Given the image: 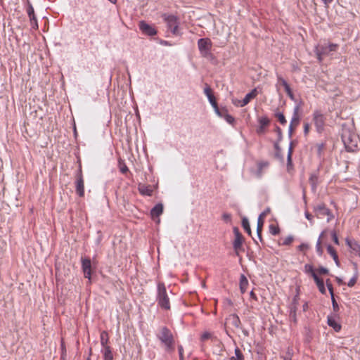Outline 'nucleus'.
I'll use <instances>...</instances> for the list:
<instances>
[{
	"label": "nucleus",
	"instance_id": "obj_1",
	"mask_svg": "<svg viewBox=\"0 0 360 360\" xmlns=\"http://www.w3.org/2000/svg\"><path fill=\"white\" fill-rule=\"evenodd\" d=\"M157 338L160 341L165 352L173 353L175 350L176 341L172 331L167 327H161L157 333Z\"/></svg>",
	"mask_w": 360,
	"mask_h": 360
},
{
	"label": "nucleus",
	"instance_id": "obj_2",
	"mask_svg": "<svg viewBox=\"0 0 360 360\" xmlns=\"http://www.w3.org/2000/svg\"><path fill=\"white\" fill-rule=\"evenodd\" d=\"M339 49L338 44L323 41L318 44L314 48V52L319 62H322L323 58L330 56L332 53L336 52Z\"/></svg>",
	"mask_w": 360,
	"mask_h": 360
},
{
	"label": "nucleus",
	"instance_id": "obj_3",
	"mask_svg": "<svg viewBox=\"0 0 360 360\" xmlns=\"http://www.w3.org/2000/svg\"><path fill=\"white\" fill-rule=\"evenodd\" d=\"M342 141L348 152H354L358 148L357 136L347 128H343L341 134Z\"/></svg>",
	"mask_w": 360,
	"mask_h": 360
},
{
	"label": "nucleus",
	"instance_id": "obj_4",
	"mask_svg": "<svg viewBox=\"0 0 360 360\" xmlns=\"http://www.w3.org/2000/svg\"><path fill=\"white\" fill-rule=\"evenodd\" d=\"M158 293L156 300L158 304L161 309L165 310L170 309V302L168 295L167 293L165 285L163 283L158 284Z\"/></svg>",
	"mask_w": 360,
	"mask_h": 360
},
{
	"label": "nucleus",
	"instance_id": "obj_5",
	"mask_svg": "<svg viewBox=\"0 0 360 360\" xmlns=\"http://www.w3.org/2000/svg\"><path fill=\"white\" fill-rule=\"evenodd\" d=\"M233 231L234 234V240L233 242V248L236 255L239 257L240 264H242V259L240 257V252L244 251L242 245L245 242V237L241 234L237 227H233Z\"/></svg>",
	"mask_w": 360,
	"mask_h": 360
},
{
	"label": "nucleus",
	"instance_id": "obj_6",
	"mask_svg": "<svg viewBox=\"0 0 360 360\" xmlns=\"http://www.w3.org/2000/svg\"><path fill=\"white\" fill-rule=\"evenodd\" d=\"M326 117L319 110H316L312 114V121L317 133L322 134L325 129Z\"/></svg>",
	"mask_w": 360,
	"mask_h": 360
},
{
	"label": "nucleus",
	"instance_id": "obj_7",
	"mask_svg": "<svg viewBox=\"0 0 360 360\" xmlns=\"http://www.w3.org/2000/svg\"><path fill=\"white\" fill-rule=\"evenodd\" d=\"M313 211L317 217H319L320 216H327L328 222L334 219L333 212L326 207V204L323 202L314 205L313 206Z\"/></svg>",
	"mask_w": 360,
	"mask_h": 360
},
{
	"label": "nucleus",
	"instance_id": "obj_8",
	"mask_svg": "<svg viewBox=\"0 0 360 360\" xmlns=\"http://www.w3.org/2000/svg\"><path fill=\"white\" fill-rule=\"evenodd\" d=\"M198 46L201 54L205 56L210 51L212 41L209 38H201L198 41Z\"/></svg>",
	"mask_w": 360,
	"mask_h": 360
},
{
	"label": "nucleus",
	"instance_id": "obj_9",
	"mask_svg": "<svg viewBox=\"0 0 360 360\" xmlns=\"http://www.w3.org/2000/svg\"><path fill=\"white\" fill-rule=\"evenodd\" d=\"M164 20L167 22L168 27L174 34L178 33V19L174 15H164Z\"/></svg>",
	"mask_w": 360,
	"mask_h": 360
},
{
	"label": "nucleus",
	"instance_id": "obj_10",
	"mask_svg": "<svg viewBox=\"0 0 360 360\" xmlns=\"http://www.w3.org/2000/svg\"><path fill=\"white\" fill-rule=\"evenodd\" d=\"M269 166V161H259L257 162V169H252L251 173L253 176H255V178L260 179L263 175L264 170L267 169Z\"/></svg>",
	"mask_w": 360,
	"mask_h": 360
},
{
	"label": "nucleus",
	"instance_id": "obj_11",
	"mask_svg": "<svg viewBox=\"0 0 360 360\" xmlns=\"http://www.w3.org/2000/svg\"><path fill=\"white\" fill-rule=\"evenodd\" d=\"M75 184L77 193L79 197H83L84 195V182L81 169L77 175Z\"/></svg>",
	"mask_w": 360,
	"mask_h": 360
},
{
	"label": "nucleus",
	"instance_id": "obj_12",
	"mask_svg": "<svg viewBox=\"0 0 360 360\" xmlns=\"http://www.w3.org/2000/svg\"><path fill=\"white\" fill-rule=\"evenodd\" d=\"M139 27L143 34L148 36H154L157 34L155 29L144 21H141L139 22Z\"/></svg>",
	"mask_w": 360,
	"mask_h": 360
},
{
	"label": "nucleus",
	"instance_id": "obj_13",
	"mask_svg": "<svg viewBox=\"0 0 360 360\" xmlns=\"http://www.w3.org/2000/svg\"><path fill=\"white\" fill-rule=\"evenodd\" d=\"M82 268L85 278L91 279V262L90 259H82Z\"/></svg>",
	"mask_w": 360,
	"mask_h": 360
},
{
	"label": "nucleus",
	"instance_id": "obj_14",
	"mask_svg": "<svg viewBox=\"0 0 360 360\" xmlns=\"http://www.w3.org/2000/svg\"><path fill=\"white\" fill-rule=\"evenodd\" d=\"M277 78H278V83L284 87L285 91L287 95L289 96V98L292 101H295L294 94H293L290 85L286 82V80L284 79L281 75H278Z\"/></svg>",
	"mask_w": 360,
	"mask_h": 360
},
{
	"label": "nucleus",
	"instance_id": "obj_15",
	"mask_svg": "<svg viewBox=\"0 0 360 360\" xmlns=\"http://www.w3.org/2000/svg\"><path fill=\"white\" fill-rule=\"evenodd\" d=\"M338 317V314L329 315L327 317L328 325L333 328L335 332H340L342 328L340 323L336 321L335 318Z\"/></svg>",
	"mask_w": 360,
	"mask_h": 360
},
{
	"label": "nucleus",
	"instance_id": "obj_16",
	"mask_svg": "<svg viewBox=\"0 0 360 360\" xmlns=\"http://www.w3.org/2000/svg\"><path fill=\"white\" fill-rule=\"evenodd\" d=\"M204 93L207 96L212 108H217L218 104L217 103L215 96L213 94L212 90L208 84H205V87L204 89Z\"/></svg>",
	"mask_w": 360,
	"mask_h": 360
},
{
	"label": "nucleus",
	"instance_id": "obj_17",
	"mask_svg": "<svg viewBox=\"0 0 360 360\" xmlns=\"http://www.w3.org/2000/svg\"><path fill=\"white\" fill-rule=\"evenodd\" d=\"M259 126L257 129V133L260 135L263 134L266 131V127L269 126L270 120L267 117H262L259 118Z\"/></svg>",
	"mask_w": 360,
	"mask_h": 360
},
{
	"label": "nucleus",
	"instance_id": "obj_18",
	"mask_svg": "<svg viewBox=\"0 0 360 360\" xmlns=\"http://www.w3.org/2000/svg\"><path fill=\"white\" fill-rule=\"evenodd\" d=\"M300 109V105H297L293 109V114L290 124L297 127L300 122V116L299 114Z\"/></svg>",
	"mask_w": 360,
	"mask_h": 360
},
{
	"label": "nucleus",
	"instance_id": "obj_19",
	"mask_svg": "<svg viewBox=\"0 0 360 360\" xmlns=\"http://www.w3.org/2000/svg\"><path fill=\"white\" fill-rule=\"evenodd\" d=\"M314 281L315 283L316 284L319 292L321 294L325 295L326 293V290L325 288L324 281H323V278H320L318 275H314Z\"/></svg>",
	"mask_w": 360,
	"mask_h": 360
},
{
	"label": "nucleus",
	"instance_id": "obj_20",
	"mask_svg": "<svg viewBox=\"0 0 360 360\" xmlns=\"http://www.w3.org/2000/svg\"><path fill=\"white\" fill-rule=\"evenodd\" d=\"M309 182L311 187V191L316 192L319 184V175L318 173L311 174L309 178Z\"/></svg>",
	"mask_w": 360,
	"mask_h": 360
},
{
	"label": "nucleus",
	"instance_id": "obj_21",
	"mask_svg": "<svg viewBox=\"0 0 360 360\" xmlns=\"http://www.w3.org/2000/svg\"><path fill=\"white\" fill-rule=\"evenodd\" d=\"M327 251L328 254L333 257L335 264L339 267L340 266V262L338 258V253L335 250V249L331 245H328L327 246Z\"/></svg>",
	"mask_w": 360,
	"mask_h": 360
},
{
	"label": "nucleus",
	"instance_id": "obj_22",
	"mask_svg": "<svg viewBox=\"0 0 360 360\" xmlns=\"http://www.w3.org/2000/svg\"><path fill=\"white\" fill-rule=\"evenodd\" d=\"M139 191L141 194L148 196L152 195L153 192V189L151 186H146L145 184H140L139 186Z\"/></svg>",
	"mask_w": 360,
	"mask_h": 360
},
{
	"label": "nucleus",
	"instance_id": "obj_23",
	"mask_svg": "<svg viewBox=\"0 0 360 360\" xmlns=\"http://www.w3.org/2000/svg\"><path fill=\"white\" fill-rule=\"evenodd\" d=\"M304 343L309 344L313 339L312 331L309 327L304 326Z\"/></svg>",
	"mask_w": 360,
	"mask_h": 360
},
{
	"label": "nucleus",
	"instance_id": "obj_24",
	"mask_svg": "<svg viewBox=\"0 0 360 360\" xmlns=\"http://www.w3.org/2000/svg\"><path fill=\"white\" fill-rule=\"evenodd\" d=\"M288 309H289V319L291 321H292L295 324L297 323V307L295 306H289L288 305Z\"/></svg>",
	"mask_w": 360,
	"mask_h": 360
},
{
	"label": "nucleus",
	"instance_id": "obj_25",
	"mask_svg": "<svg viewBox=\"0 0 360 360\" xmlns=\"http://www.w3.org/2000/svg\"><path fill=\"white\" fill-rule=\"evenodd\" d=\"M163 212V206L162 204H157L150 211L153 218L158 217Z\"/></svg>",
	"mask_w": 360,
	"mask_h": 360
},
{
	"label": "nucleus",
	"instance_id": "obj_26",
	"mask_svg": "<svg viewBox=\"0 0 360 360\" xmlns=\"http://www.w3.org/2000/svg\"><path fill=\"white\" fill-rule=\"evenodd\" d=\"M264 216H265V213L262 212V214H260V215L258 217L257 231L258 236L260 238V240H262L261 233H262V227H263V224H264L263 218L264 217Z\"/></svg>",
	"mask_w": 360,
	"mask_h": 360
},
{
	"label": "nucleus",
	"instance_id": "obj_27",
	"mask_svg": "<svg viewBox=\"0 0 360 360\" xmlns=\"http://www.w3.org/2000/svg\"><path fill=\"white\" fill-rule=\"evenodd\" d=\"M346 244L354 251L360 252V245L356 241L346 238Z\"/></svg>",
	"mask_w": 360,
	"mask_h": 360
},
{
	"label": "nucleus",
	"instance_id": "obj_28",
	"mask_svg": "<svg viewBox=\"0 0 360 360\" xmlns=\"http://www.w3.org/2000/svg\"><path fill=\"white\" fill-rule=\"evenodd\" d=\"M104 360H113V355L110 346H106L103 349Z\"/></svg>",
	"mask_w": 360,
	"mask_h": 360
},
{
	"label": "nucleus",
	"instance_id": "obj_29",
	"mask_svg": "<svg viewBox=\"0 0 360 360\" xmlns=\"http://www.w3.org/2000/svg\"><path fill=\"white\" fill-rule=\"evenodd\" d=\"M214 110L215 113L221 118H224L226 115H229L227 108L224 107L219 108L217 105V108H214Z\"/></svg>",
	"mask_w": 360,
	"mask_h": 360
},
{
	"label": "nucleus",
	"instance_id": "obj_30",
	"mask_svg": "<svg viewBox=\"0 0 360 360\" xmlns=\"http://www.w3.org/2000/svg\"><path fill=\"white\" fill-rule=\"evenodd\" d=\"M100 339H101V344L103 348L105 347L106 346H109L108 345V341H109V336H108V333L106 331L103 330L101 333Z\"/></svg>",
	"mask_w": 360,
	"mask_h": 360
},
{
	"label": "nucleus",
	"instance_id": "obj_31",
	"mask_svg": "<svg viewBox=\"0 0 360 360\" xmlns=\"http://www.w3.org/2000/svg\"><path fill=\"white\" fill-rule=\"evenodd\" d=\"M324 233H325V231L321 232V233L320 234V236L318 238V240H317L316 245V250L319 256H322V255L323 253V249L321 246V238H323Z\"/></svg>",
	"mask_w": 360,
	"mask_h": 360
},
{
	"label": "nucleus",
	"instance_id": "obj_32",
	"mask_svg": "<svg viewBox=\"0 0 360 360\" xmlns=\"http://www.w3.org/2000/svg\"><path fill=\"white\" fill-rule=\"evenodd\" d=\"M248 287V281L244 274H241L240 281V289L242 293L246 291Z\"/></svg>",
	"mask_w": 360,
	"mask_h": 360
},
{
	"label": "nucleus",
	"instance_id": "obj_33",
	"mask_svg": "<svg viewBox=\"0 0 360 360\" xmlns=\"http://www.w3.org/2000/svg\"><path fill=\"white\" fill-rule=\"evenodd\" d=\"M233 103L238 107H242L248 104V94H246L243 100H239L237 98H233L232 99Z\"/></svg>",
	"mask_w": 360,
	"mask_h": 360
},
{
	"label": "nucleus",
	"instance_id": "obj_34",
	"mask_svg": "<svg viewBox=\"0 0 360 360\" xmlns=\"http://www.w3.org/2000/svg\"><path fill=\"white\" fill-rule=\"evenodd\" d=\"M279 142L276 141L274 143V149L276 150L275 152V157L277 158V159H279L281 160H283V156L281 153V148L278 144Z\"/></svg>",
	"mask_w": 360,
	"mask_h": 360
},
{
	"label": "nucleus",
	"instance_id": "obj_35",
	"mask_svg": "<svg viewBox=\"0 0 360 360\" xmlns=\"http://www.w3.org/2000/svg\"><path fill=\"white\" fill-rule=\"evenodd\" d=\"M293 170V164H292V160L291 156V150H290V152H288V156H287V171L288 173H291V172Z\"/></svg>",
	"mask_w": 360,
	"mask_h": 360
},
{
	"label": "nucleus",
	"instance_id": "obj_36",
	"mask_svg": "<svg viewBox=\"0 0 360 360\" xmlns=\"http://www.w3.org/2000/svg\"><path fill=\"white\" fill-rule=\"evenodd\" d=\"M304 272L306 274H310L311 277L314 278V275H317L316 273L314 266L311 264H306L304 265Z\"/></svg>",
	"mask_w": 360,
	"mask_h": 360
},
{
	"label": "nucleus",
	"instance_id": "obj_37",
	"mask_svg": "<svg viewBox=\"0 0 360 360\" xmlns=\"http://www.w3.org/2000/svg\"><path fill=\"white\" fill-rule=\"evenodd\" d=\"M274 115L277 118L278 121L282 125H285L287 123V120H286L285 117V115H283V112H276Z\"/></svg>",
	"mask_w": 360,
	"mask_h": 360
},
{
	"label": "nucleus",
	"instance_id": "obj_38",
	"mask_svg": "<svg viewBox=\"0 0 360 360\" xmlns=\"http://www.w3.org/2000/svg\"><path fill=\"white\" fill-rule=\"evenodd\" d=\"M316 150H317V155L319 157H321L323 154V152L326 148V143L324 142H321V143H318L316 144Z\"/></svg>",
	"mask_w": 360,
	"mask_h": 360
},
{
	"label": "nucleus",
	"instance_id": "obj_39",
	"mask_svg": "<svg viewBox=\"0 0 360 360\" xmlns=\"http://www.w3.org/2000/svg\"><path fill=\"white\" fill-rule=\"evenodd\" d=\"M27 14L30 17V21L32 22H34V23L37 24V19L35 18V15H34V8L33 7L30 5L29 7L27 8Z\"/></svg>",
	"mask_w": 360,
	"mask_h": 360
},
{
	"label": "nucleus",
	"instance_id": "obj_40",
	"mask_svg": "<svg viewBox=\"0 0 360 360\" xmlns=\"http://www.w3.org/2000/svg\"><path fill=\"white\" fill-rule=\"evenodd\" d=\"M331 302L334 314H338V311H340V307L335 298V295L331 296Z\"/></svg>",
	"mask_w": 360,
	"mask_h": 360
},
{
	"label": "nucleus",
	"instance_id": "obj_41",
	"mask_svg": "<svg viewBox=\"0 0 360 360\" xmlns=\"http://www.w3.org/2000/svg\"><path fill=\"white\" fill-rule=\"evenodd\" d=\"M269 232L274 236L278 235L280 233V228L278 226L271 224L269 226Z\"/></svg>",
	"mask_w": 360,
	"mask_h": 360
},
{
	"label": "nucleus",
	"instance_id": "obj_42",
	"mask_svg": "<svg viewBox=\"0 0 360 360\" xmlns=\"http://www.w3.org/2000/svg\"><path fill=\"white\" fill-rule=\"evenodd\" d=\"M358 278H359V273L355 272L354 276H352V278L347 283V285L349 287H353L356 284V283L358 280Z\"/></svg>",
	"mask_w": 360,
	"mask_h": 360
},
{
	"label": "nucleus",
	"instance_id": "obj_43",
	"mask_svg": "<svg viewBox=\"0 0 360 360\" xmlns=\"http://www.w3.org/2000/svg\"><path fill=\"white\" fill-rule=\"evenodd\" d=\"M294 240V237L292 236H288L286 237L281 243H279L281 245H290Z\"/></svg>",
	"mask_w": 360,
	"mask_h": 360
},
{
	"label": "nucleus",
	"instance_id": "obj_44",
	"mask_svg": "<svg viewBox=\"0 0 360 360\" xmlns=\"http://www.w3.org/2000/svg\"><path fill=\"white\" fill-rule=\"evenodd\" d=\"M326 283L330 296L334 295L333 286L329 278L327 279Z\"/></svg>",
	"mask_w": 360,
	"mask_h": 360
},
{
	"label": "nucleus",
	"instance_id": "obj_45",
	"mask_svg": "<svg viewBox=\"0 0 360 360\" xmlns=\"http://www.w3.org/2000/svg\"><path fill=\"white\" fill-rule=\"evenodd\" d=\"M316 271L320 275H328V274H329V270L327 268L324 267V266H319L316 269Z\"/></svg>",
	"mask_w": 360,
	"mask_h": 360
},
{
	"label": "nucleus",
	"instance_id": "obj_46",
	"mask_svg": "<svg viewBox=\"0 0 360 360\" xmlns=\"http://www.w3.org/2000/svg\"><path fill=\"white\" fill-rule=\"evenodd\" d=\"M236 356L231 358V360H243V356L238 349L235 351Z\"/></svg>",
	"mask_w": 360,
	"mask_h": 360
},
{
	"label": "nucleus",
	"instance_id": "obj_47",
	"mask_svg": "<svg viewBox=\"0 0 360 360\" xmlns=\"http://www.w3.org/2000/svg\"><path fill=\"white\" fill-rule=\"evenodd\" d=\"M275 131L276 132L278 136L277 141L280 142L283 139L282 130L278 126L276 125L275 127Z\"/></svg>",
	"mask_w": 360,
	"mask_h": 360
},
{
	"label": "nucleus",
	"instance_id": "obj_48",
	"mask_svg": "<svg viewBox=\"0 0 360 360\" xmlns=\"http://www.w3.org/2000/svg\"><path fill=\"white\" fill-rule=\"evenodd\" d=\"M299 300H300L299 295H295L294 297L292 298V302L289 304V306H292V307L295 306V307H297V306L299 304Z\"/></svg>",
	"mask_w": 360,
	"mask_h": 360
},
{
	"label": "nucleus",
	"instance_id": "obj_49",
	"mask_svg": "<svg viewBox=\"0 0 360 360\" xmlns=\"http://www.w3.org/2000/svg\"><path fill=\"white\" fill-rule=\"evenodd\" d=\"M212 333H210L209 332H205L201 335V340L206 341V340L212 338Z\"/></svg>",
	"mask_w": 360,
	"mask_h": 360
},
{
	"label": "nucleus",
	"instance_id": "obj_50",
	"mask_svg": "<svg viewBox=\"0 0 360 360\" xmlns=\"http://www.w3.org/2000/svg\"><path fill=\"white\" fill-rule=\"evenodd\" d=\"M222 219L226 223H231V215L229 213H224L222 214Z\"/></svg>",
	"mask_w": 360,
	"mask_h": 360
},
{
	"label": "nucleus",
	"instance_id": "obj_51",
	"mask_svg": "<svg viewBox=\"0 0 360 360\" xmlns=\"http://www.w3.org/2000/svg\"><path fill=\"white\" fill-rule=\"evenodd\" d=\"M257 94H258V91H257V89L256 88H255L251 91H250L249 92V101L251 99L255 98L257 96Z\"/></svg>",
	"mask_w": 360,
	"mask_h": 360
},
{
	"label": "nucleus",
	"instance_id": "obj_52",
	"mask_svg": "<svg viewBox=\"0 0 360 360\" xmlns=\"http://www.w3.org/2000/svg\"><path fill=\"white\" fill-rule=\"evenodd\" d=\"M331 236H332V240L334 242V243L338 245L340 244L339 239H338V235L335 231H332Z\"/></svg>",
	"mask_w": 360,
	"mask_h": 360
},
{
	"label": "nucleus",
	"instance_id": "obj_53",
	"mask_svg": "<svg viewBox=\"0 0 360 360\" xmlns=\"http://www.w3.org/2000/svg\"><path fill=\"white\" fill-rule=\"evenodd\" d=\"M224 119L230 124H233L235 121L234 118L229 114L226 115Z\"/></svg>",
	"mask_w": 360,
	"mask_h": 360
},
{
	"label": "nucleus",
	"instance_id": "obj_54",
	"mask_svg": "<svg viewBox=\"0 0 360 360\" xmlns=\"http://www.w3.org/2000/svg\"><path fill=\"white\" fill-rule=\"evenodd\" d=\"M291 349L290 348L288 349V352L285 356H281V358L283 360H292V354L290 353Z\"/></svg>",
	"mask_w": 360,
	"mask_h": 360
},
{
	"label": "nucleus",
	"instance_id": "obj_55",
	"mask_svg": "<svg viewBox=\"0 0 360 360\" xmlns=\"http://www.w3.org/2000/svg\"><path fill=\"white\" fill-rule=\"evenodd\" d=\"M178 351H179V354L180 360H184V348H183L182 345H178Z\"/></svg>",
	"mask_w": 360,
	"mask_h": 360
},
{
	"label": "nucleus",
	"instance_id": "obj_56",
	"mask_svg": "<svg viewBox=\"0 0 360 360\" xmlns=\"http://www.w3.org/2000/svg\"><path fill=\"white\" fill-rule=\"evenodd\" d=\"M310 130V124L309 123H304V134L307 136Z\"/></svg>",
	"mask_w": 360,
	"mask_h": 360
},
{
	"label": "nucleus",
	"instance_id": "obj_57",
	"mask_svg": "<svg viewBox=\"0 0 360 360\" xmlns=\"http://www.w3.org/2000/svg\"><path fill=\"white\" fill-rule=\"evenodd\" d=\"M297 127H295V126H292V125H289V129H288V137L290 139L292 138V134H293V132H294V130Z\"/></svg>",
	"mask_w": 360,
	"mask_h": 360
},
{
	"label": "nucleus",
	"instance_id": "obj_58",
	"mask_svg": "<svg viewBox=\"0 0 360 360\" xmlns=\"http://www.w3.org/2000/svg\"><path fill=\"white\" fill-rule=\"evenodd\" d=\"M308 248H309V245L305 243H302L301 245H300L298 246V250L300 251H304V250H307Z\"/></svg>",
	"mask_w": 360,
	"mask_h": 360
},
{
	"label": "nucleus",
	"instance_id": "obj_59",
	"mask_svg": "<svg viewBox=\"0 0 360 360\" xmlns=\"http://www.w3.org/2000/svg\"><path fill=\"white\" fill-rule=\"evenodd\" d=\"M305 217L311 221V223H313V216L311 213H309L308 211H305L304 212Z\"/></svg>",
	"mask_w": 360,
	"mask_h": 360
},
{
	"label": "nucleus",
	"instance_id": "obj_60",
	"mask_svg": "<svg viewBox=\"0 0 360 360\" xmlns=\"http://www.w3.org/2000/svg\"><path fill=\"white\" fill-rule=\"evenodd\" d=\"M242 225L245 231L248 232V219L246 217L243 219Z\"/></svg>",
	"mask_w": 360,
	"mask_h": 360
},
{
	"label": "nucleus",
	"instance_id": "obj_61",
	"mask_svg": "<svg viewBox=\"0 0 360 360\" xmlns=\"http://www.w3.org/2000/svg\"><path fill=\"white\" fill-rule=\"evenodd\" d=\"M249 297H250V299H252V300H255L257 301V295H256V294L254 292V291H253V290H252V291H250V292H249Z\"/></svg>",
	"mask_w": 360,
	"mask_h": 360
},
{
	"label": "nucleus",
	"instance_id": "obj_62",
	"mask_svg": "<svg viewBox=\"0 0 360 360\" xmlns=\"http://www.w3.org/2000/svg\"><path fill=\"white\" fill-rule=\"evenodd\" d=\"M322 2L324 4L325 7L328 8L329 7V4H330L333 0H321Z\"/></svg>",
	"mask_w": 360,
	"mask_h": 360
},
{
	"label": "nucleus",
	"instance_id": "obj_63",
	"mask_svg": "<svg viewBox=\"0 0 360 360\" xmlns=\"http://www.w3.org/2000/svg\"><path fill=\"white\" fill-rule=\"evenodd\" d=\"M335 281L338 285H345V283L342 281V279L339 277H335Z\"/></svg>",
	"mask_w": 360,
	"mask_h": 360
},
{
	"label": "nucleus",
	"instance_id": "obj_64",
	"mask_svg": "<svg viewBox=\"0 0 360 360\" xmlns=\"http://www.w3.org/2000/svg\"><path fill=\"white\" fill-rule=\"evenodd\" d=\"M302 198L304 202V204L307 205V196H306V190L304 188L302 191Z\"/></svg>",
	"mask_w": 360,
	"mask_h": 360
}]
</instances>
